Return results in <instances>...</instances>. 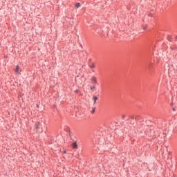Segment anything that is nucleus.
I'll use <instances>...</instances> for the list:
<instances>
[{
  "instance_id": "f8f14e48",
  "label": "nucleus",
  "mask_w": 177,
  "mask_h": 177,
  "mask_svg": "<svg viewBox=\"0 0 177 177\" xmlns=\"http://www.w3.org/2000/svg\"><path fill=\"white\" fill-rule=\"evenodd\" d=\"M145 132H146V133H149V131H147H147H145Z\"/></svg>"
},
{
  "instance_id": "9b49d317",
  "label": "nucleus",
  "mask_w": 177,
  "mask_h": 177,
  "mask_svg": "<svg viewBox=\"0 0 177 177\" xmlns=\"http://www.w3.org/2000/svg\"><path fill=\"white\" fill-rule=\"evenodd\" d=\"M168 39L169 41H171V37H169Z\"/></svg>"
},
{
  "instance_id": "9d476101",
  "label": "nucleus",
  "mask_w": 177,
  "mask_h": 177,
  "mask_svg": "<svg viewBox=\"0 0 177 177\" xmlns=\"http://www.w3.org/2000/svg\"><path fill=\"white\" fill-rule=\"evenodd\" d=\"M92 114H93V113H95V108L93 109V110L91 111Z\"/></svg>"
},
{
  "instance_id": "f257e3e1",
  "label": "nucleus",
  "mask_w": 177,
  "mask_h": 177,
  "mask_svg": "<svg viewBox=\"0 0 177 177\" xmlns=\"http://www.w3.org/2000/svg\"><path fill=\"white\" fill-rule=\"evenodd\" d=\"M35 128L37 131V132H42L44 130H42V127L41 126V123L39 122H37L35 124Z\"/></svg>"
},
{
  "instance_id": "423d86ee",
  "label": "nucleus",
  "mask_w": 177,
  "mask_h": 177,
  "mask_svg": "<svg viewBox=\"0 0 177 177\" xmlns=\"http://www.w3.org/2000/svg\"><path fill=\"white\" fill-rule=\"evenodd\" d=\"M93 100L94 101V104H96V100H97V97L93 96Z\"/></svg>"
},
{
  "instance_id": "39448f33",
  "label": "nucleus",
  "mask_w": 177,
  "mask_h": 177,
  "mask_svg": "<svg viewBox=\"0 0 177 177\" xmlns=\"http://www.w3.org/2000/svg\"><path fill=\"white\" fill-rule=\"evenodd\" d=\"M73 149H78V145L75 142L72 144Z\"/></svg>"
},
{
  "instance_id": "6e6552de",
  "label": "nucleus",
  "mask_w": 177,
  "mask_h": 177,
  "mask_svg": "<svg viewBox=\"0 0 177 177\" xmlns=\"http://www.w3.org/2000/svg\"><path fill=\"white\" fill-rule=\"evenodd\" d=\"M89 67H90L91 68H95V64H91L89 66Z\"/></svg>"
},
{
  "instance_id": "f03ea898",
  "label": "nucleus",
  "mask_w": 177,
  "mask_h": 177,
  "mask_svg": "<svg viewBox=\"0 0 177 177\" xmlns=\"http://www.w3.org/2000/svg\"><path fill=\"white\" fill-rule=\"evenodd\" d=\"M15 72L16 73V74H20L21 73V68H20V66H16Z\"/></svg>"
},
{
  "instance_id": "0eeeda50",
  "label": "nucleus",
  "mask_w": 177,
  "mask_h": 177,
  "mask_svg": "<svg viewBox=\"0 0 177 177\" xmlns=\"http://www.w3.org/2000/svg\"><path fill=\"white\" fill-rule=\"evenodd\" d=\"M80 6H81V3H77L75 5V7L78 9V8H80Z\"/></svg>"
},
{
  "instance_id": "ddd939ff",
  "label": "nucleus",
  "mask_w": 177,
  "mask_h": 177,
  "mask_svg": "<svg viewBox=\"0 0 177 177\" xmlns=\"http://www.w3.org/2000/svg\"><path fill=\"white\" fill-rule=\"evenodd\" d=\"M174 111H175V109H173Z\"/></svg>"
},
{
  "instance_id": "7ed1b4c3",
  "label": "nucleus",
  "mask_w": 177,
  "mask_h": 177,
  "mask_svg": "<svg viewBox=\"0 0 177 177\" xmlns=\"http://www.w3.org/2000/svg\"><path fill=\"white\" fill-rule=\"evenodd\" d=\"M91 81H92L93 84H97V79L95 76H93L91 77Z\"/></svg>"
},
{
  "instance_id": "20e7f679",
  "label": "nucleus",
  "mask_w": 177,
  "mask_h": 177,
  "mask_svg": "<svg viewBox=\"0 0 177 177\" xmlns=\"http://www.w3.org/2000/svg\"><path fill=\"white\" fill-rule=\"evenodd\" d=\"M149 130L150 131L149 136H153V127H149Z\"/></svg>"
},
{
  "instance_id": "1a4fd4ad",
  "label": "nucleus",
  "mask_w": 177,
  "mask_h": 177,
  "mask_svg": "<svg viewBox=\"0 0 177 177\" xmlns=\"http://www.w3.org/2000/svg\"><path fill=\"white\" fill-rule=\"evenodd\" d=\"M95 86H91V87H90V89H91V91H93V89H95Z\"/></svg>"
}]
</instances>
